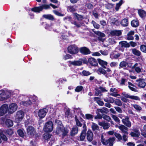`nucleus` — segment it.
Returning a JSON list of instances; mask_svg holds the SVG:
<instances>
[{"instance_id":"f257e3e1","label":"nucleus","mask_w":146,"mask_h":146,"mask_svg":"<svg viewBox=\"0 0 146 146\" xmlns=\"http://www.w3.org/2000/svg\"><path fill=\"white\" fill-rule=\"evenodd\" d=\"M55 122L57 124V127L56 130V133L60 136L63 138L67 135L68 131L67 129L65 128L62 124L61 121L56 120Z\"/></svg>"},{"instance_id":"f03ea898","label":"nucleus","mask_w":146,"mask_h":146,"mask_svg":"<svg viewBox=\"0 0 146 146\" xmlns=\"http://www.w3.org/2000/svg\"><path fill=\"white\" fill-rule=\"evenodd\" d=\"M106 70H105L104 68H99L97 70V72L98 74H101L105 75L106 77H108V74L107 73L111 74V69L109 68H106Z\"/></svg>"},{"instance_id":"7ed1b4c3","label":"nucleus","mask_w":146,"mask_h":146,"mask_svg":"<svg viewBox=\"0 0 146 146\" xmlns=\"http://www.w3.org/2000/svg\"><path fill=\"white\" fill-rule=\"evenodd\" d=\"M50 8L49 5L44 4L39 7H36L32 9L31 10L35 12L39 13L43 9H47Z\"/></svg>"},{"instance_id":"20e7f679","label":"nucleus","mask_w":146,"mask_h":146,"mask_svg":"<svg viewBox=\"0 0 146 146\" xmlns=\"http://www.w3.org/2000/svg\"><path fill=\"white\" fill-rule=\"evenodd\" d=\"M53 129V126L51 121H49L46 122L44 128V130L46 132H50Z\"/></svg>"},{"instance_id":"39448f33","label":"nucleus","mask_w":146,"mask_h":146,"mask_svg":"<svg viewBox=\"0 0 146 146\" xmlns=\"http://www.w3.org/2000/svg\"><path fill=\"white\" fill-rule=\"evenodd\" d=\"M68 52L72 54H76L78 52V48L74 45H72L69 46L68 48Z\"/></svg>"},{"instance_id":"423d86ee","label":"nucleus","mask_w":146,"mask_h":146,"mask_svg":"<svg viewBox=\"0 0 146 146\" xmlns=\"http://www.w3.org/2000/svg\"><path fill=\"white\" fill-rule=\"evenodd\" d=\"M132 68L137 73H141L143 71L142 65L139 63H135L132 66Z\"/></svg>"},{"instance_id":"0eeeda50","label":"nucleus","mask_w":146,"mask_h":146,"mask_svg":"<svg viewBox=\"0 0 146 146\" xmlns=\"http://www.w3.org/2000/svg\"><path fill=\"white\" fill-rule=\"evenodd\" d=\"M24 113L22 111H18L15 117V121L17 123L20 122L23 119L24 116Z\"/></svg>"},{"instance_id":"6e6552de","label":"nucleus","mask_w":146,"mask_h":146,"mask_svg":"<svg viewBox=\"0 0 146 146\" xmlns=\"http://www.w3.org/2000/svg\"><path fill=\"white\" fill-rule=\"evenodd\" d=\"M11 94L10 91H3L0 94V100L2 101L7 99L10 97Z\"/></svg>"},{"instance_id":"1a4fd4ad","label":"nucleus","mask_w":146,"mask_h":146,"mask_svg":"<svg viewBox=\"0 0 146 146\" xmlns=\"http://www.w3.org/2000/svg\"><path fill=\"white\" fill-rule=\"evenodd\" d=\"M8 112L10 113H12L16 111L17 108V106L15 103L11 104L8 107Z\"/></svg>"},{"instance_id":"9d476101","label":"nucleus","mask_w":146,"mask_h":146,"mask_svg":"<svg viewBox=\"0 0 146 146\" xmlns=\"http://www.w3.org/2000/svg\"><path fill=\"white\" fill-rule=\"evenodd\" d=\"M8 106L7 104H4L0 107V115L2 116L8 111Z\"/></svg>"},{"instance_id":"9b49d317","label":"nucleus","mask_w":146,"mask_h":146,"mask_svg":"<svg viewBox=\"0 0 146 146\" xmlns=\"http://www.w3.org/2000/svg\"><path fill=\"white\" fill-rule=\"evenodd\" d=\"M136 84L140 88H143L146 85V83L143 79L139 78L136 80Z\"/></svg>"},{"instance_id":"f8f14e48","label":"nucleus","mask_w":146,"mask_h":146,"mask_svg":"<svg viewBox=\"0 0 146 146\" xmlns=\"http://www.w3.org/2000/svg\"><path fill=\"white\" fill-rule=\"evenodd\" d=\"M93 32L96 34L98 36V40L100 41L104 42L105 39L103 38L105 36V34L99 31H93Z\"/></svg>"},{"instance_id":"ddd939ff","label":"nucleus","mask_w":146,"mask_h":146,"mask_svg":"<svg viewBox=\"0 0 146 146\" xmlns=\"http://www.w3.org/2000/svg\"><path fill=\"white\" fill-rule=\"evenodd\" d=\"M48 110L46 108L40 110L38 112V115L40 118H42L45 117L48 112Z\"/></svg>"},{"instance_id":"4468645a","label":"nucleus","mask_w":146,"mask_h":146,"mask_svg":"<svg viewBox=\"0 0 146 146\" xmlns=\"http://www.w3.org/2000/svg\"><path fill=\"white\" fill-rule=\"evenodd\" d=\"M86 127V124H84L83 126L84 129L82 130L80 136V141H83L85 138L86 133L87 130Z\"/></svg>"},{"instance_id":"2eb2a0df","label":"nucleus","mask_w":146,"mask_h":146,"mask_svg":"<svg viewBox=\"0 0 146 146\" xmlns=\"http://www.w3.org/2000/svg\"><path fill=\"white\" fill-rule=\"evenodd\" d=\"M123 123L128 127L131 126V123L129 120V118L128 116H126L124 119L122 120Z\"/></svg>"},{"instance_id":"dca6fc26","label":"nucleus","mask_w":146,"mask_h":146,"mask_svg":"<svg viewBox=\"0 0 146 146\" xmlns=\"http://www.w3.org/2000/svg\"><path fill=\"white\" fill-rule=\"evenodd\" d=\"M35 130L34 128L32 126H29L27 129V132L28 134L30 137L33 136L35 133Z\"/></svg>"},{"instance_id":"f3484780","label":"nucleus","mask_w":146,"mask_h":146,"mask_svg":"<svg viewBox=\"0 0 146 146\" xmlns=\"http://www.w3.org/2000/svg\"><path fill=\"white\" fill-rule=\"evenodd\" d=\"M86 138L90 142L92 141L93 139V133L91 130H88L86 133Z\"/></svg>"},{"instance_id":"a211bd4d","label":"nucleus","mask_w":146,"mask_h":146,"mask_svg":"<svg viewBox=\"0 0 146 146\" xmlns=\"http://www.w3.org/2000/svg\"><path fill=\"white\" fill-rule=\"evenodd\" d=\"M117 127L121 131L122 133L128 135V133L127 131L128 128L125 125H122L120 126H117Z\"/></svg>"},{"instance_id":"6ab92c4d","label":"nucleus","mask_w":146,"mask_h":146,"mask_svg":"<svg viewBox=\"0 0 146 146\" xmlns=\"http://www.w3.org/2000/svg\"><path fill=\"white\" fill-rule=\"evenodd\" d=\"M80 52L83 54L87 55L90 53V51L86 47H83L80 49Z\"/></svg>"},{"instance_id":"aec40b11","label":"nucleus","mask_w":146,"mask_h":146,"mask_svg":"<svg viewBox=\"0 0 146 146\" xmlns=\"http://www.w3.org/2000/svg\"><path fill=\"white\" fill-rule=\"evenodd\" d=\"M88 63L92 66H95L98 65L96 60L93 58H90L88 59Z\"/></svg>"},{"instance_id":"412c9836","label":"nucleus","mask_w":146,"mask_h":146,"mask_svg":"<svg viewBox=\"0 0 146 146\" xmlns=\"http://www.w3.org/2000/svg\"><path fill=\"white\" fill-rule=\"evenodd\" d=\"M52 137V135L49 133H45L43 135V139L45 140H47V141L49 140L51 141Z\"/></svg>"},{"instance_id":"4be33fe9","label":"nucleus","mask_w":146,"mask_h":146,"mask_svg":"<svg viewBox=\"0 0 146 146\" xmlns=\"http://www.w3.org/2000/svg\"><path fill=\"white\" fill-rule=\"evenodd\" d=\"M32 98H30L29 100H27L25 101H22L20 103V104L21 105H22L25 106L29 105L32 103L31 102V101H32Z\"/></svg>"},{"instance_id":"5701e85b","label":"nucleus","mask_w":146,"mask_h":146,"mask_svg":"<svg viewBox=\"0 0 146 146\" xmlns=\"http://www.w3.org/2000/svg\"><path fill=\"white\" fill-rule=\"evenodd\" d=\"M134 34V32L133 31H129L127 34V39L128 40H133L134 39V37L133 36Z\"/></svg>"},{"instance_id":"b1692460","label":"nucleus","mask_w":146,"mask_h":146,"mask_svg":"<svg viewBox=\"0 0 146 146\" xmlns=\"http://www.w3.org/2000/svg\"><path fill=\"white\" fill-rule=\"evenodd\" d=\"M121 34V32L120 31L114 30L111 31L110 34L111 36H119Z\"/></svg>"},{"instance_id":"393cba45","label":"nucleus","mask_w":146,"mask_h":146,"mask_svg":"<svg viewBox=\"0 0 146 146\" xmlns=\"http://www.w3.org/2000/svg\"><path fill=\"white\" fill-rule=\"evenodd\" d=\"M78 131V128L76 126H74L72 128L70 132V135L72 136H74L77 134Z\"/></svg>"},{"instance_id":"a878e982","label":"nucleus","mask_w":146,"mask_h":146,"mask_svg":"<svg viewBox=\"0 0 146 146\" xmlns=\"http://www.w3.org/2000/svg\"><path fill=\"white\" fill-rule=\"evenodd\" d=\"M98 124L102 127L104 129H108L110 127V124L108 123H105L104 122H100L98 123Z\"/></svg>"},{"instance_id":"bb28decb","label":"nucleus","mask_w":146,"mask_h":146,"mask_svg":"<svg viewBox=\"0 0 146 146\" xmlns=\"http://www.w3.org/2000/svg\"><path fill=\"white\" fill-rule=\"evenodd\" d=\"M119 44L121 45V47H127L130 46L129 43L125 41H121L119 42Z\"/></svg>"},{"instance_id":"cd10ccee","label":"nucleus","mask_w":146,"mask_h":146,"mask_svg":"<svg viewBox=\"0 0 146 146\" xmlns=\"http://www.w3.org/2000/svg\"><path fill=\"white\" fill-rule=\"evenodd\" d=\"M82 63V61L80 60L70 61V64L74 66H80Z\"/></svg>"},{"instance_id":"c85d7f7f","label":"nucleus","mask_w":146,"mask_h":146,"mask_svg":"<svg viewBox=\"0 0 146 146\" xmlns=\"http://www.w3.org/2000/svg\"><path fill=\"white\" fill-rule=\"evenodd\" d=\"M98 62L104 68H106V67L105 66H106L108 64L107 62L104 61L101 59L98 60Z\"/></svg>"},{"instance_id":"c756f323","label":"nucleus","mask_w":146,"mask_h":146,"mask_svg":"<svg viewBox=\"0 0 146 146\" xmlns=\"http://www.w3.org/2000/svg\"><path fill=\"white\" fill-rule=\"evenodd\" d=\"M105 102L110 103H113L114 102V100L113 98L111 97H108L104 98L103 99Z\"/></svg>"},{"instance_id":"7c9ffc66","label":"nucleus","mask_w":146,"mask_h":146,"mask_svg":"<svg viewBox=\"0 0 146 146\" xmlns=\"http://www.w3.org/2000/svg\"><path fill=\"white\" fill-rule=\"evenodd\" d=\"M138 13L139 15L141 18H143L146 16V12L143 10H139L138 11Z\"/></svg>"},{"instance_id":"2f4dec72","label":"nucleus","mask_w":146,"mask_h":146,"mask_svg":"<svg viewBox=\"0 0 146 146\" xmlns=\"http://www.w3.org/2000/svg\"><path fill=\"white\" fill-rule=\"evenodd\" d=\"M127 64L128 63L127 62L125 61H122L119 64V68L120 69L121 68H124V69H125V68Z\"/></svg>"},{"instance_id":"473e14b6","label":"nucleus","mask_w":146,"mask_h":146,"mask_svg":"<svg viewBox=\"0 0 146 146\" xmlns=\"http://www.w3.org/2000/svg\"><path fill=\"white\" fill-rule=\"evenodd\" d=\"M4 134V132L2 131V129H0V136L2 139L4 141H6L7 140V138Z\"/></svg>"},{"instance_id":"72a5a7b5","label":"nucleus","mask_w":146,"mask_h":146,"mask_svg":"<svg viewBox=\"0 0 146 146\" xmlns=\"http://www.w3.org/2000/svg\"><path fill=\"white\" fill-rule=\"evenodd\" d=\"M91 127L93 131H96L99 130V127L98 125L94 123H92Z\"/></svg>"},{"instance_id":"f704fd0d","label":"nucleus","mask_w":146,"mask_h":146,"mask_svg":"<svg viewBox=\"0 0 146 146\" xmlns=\"http://www.w3.org/2000/svg\"><path fill=\"white\" fill-rule=\"evenodd\" d=\"M131 106L137 111H140L142 110V108L138 105L136 104H132Z\"/></svg>"},{"instance_id":"c9c22d12","label":"nucleus","mask_w":146,"mask_h":146,"mask_svg":"<svg viewBox=\"0 0 146 146\" xmlns=\"http://www.w3.org/2000/svg\"><path fill=\"white\" fill-rule=\"evenodd\" d=\"M5 124L8 127H11L13 125V122L10 119H7L5 121Z\"/></svg>"},{"instance_id":"e433bc0d","label":"nucleus","mask_w":146,"mask_h":146,"mask_svg":"<svg viewBox=\"0 0 146 146\" xmlns=\"http://www.w3.org/2000/svg\"><path fill=\"white\" fill-rule=\"evenodd\" d=\"M2 131L4 132V133L5 134H7L9 135H11L13 133V131L11 129H9L7 130L2 129Z\"/></svg>"},{"instance_id":"4c0bfd02","label":"nucleus","mask_w":146,"mask_h":146,"mask_svg":"<svg viewBox=\"0 0 146 146\" xmlns=\"http://www.w3.org/2000/svg\"><path fill=\"white\" fill-rule=\"evenodd\" d=\"M131 24L133 27H137L139 25V22L137 20H133L131 21Z\"/></svg>"},{"instance_id":"58836bf2","label":"nucleus","mask_w":146,"mask_h":146,"mask_svg":"<svg viewBox=\"0 0 146 146\" xmlns=\"http://www.w3.org/2000/svg\"><path fill=\"white\" fill-rule=\"evenodd\" d=\"M132 51L133 54L135 55L139 56L141 55V53L140 51L135 48L132 49Z\"/></svg>"},{"instance_id":"ea45409f","label":"nucleus","mask_w":146,"mask_h":146,"mask_svg":"<svg viewBox=\"0 0 146 146\" xmlns=\"http://www.w3.org/2000/svg\"><path fill=\"white\" fill-rule=\"evenodd\" d=\"M121 25L123 27H126L128 25V21L126 19H123L121 22Z\"/></svg>"},{"instance_id":"a19ab883","label":"nucleus","mask_w":146,"mask_h":146,"mask_svg":"<svg viewBox=\"0 0 146 146\" xmlns=\"http://www.w3.org/2000/svg\"><path fill=\"white\" fill-rule=\"evenodd\" d=\"M76 7L74 6H68L67 7L68 10L70 12H74L76 10Z\"/></svg>"},{"instance_id":"79ce46f5","label":"nucleus","mask_w":146,"mask_h":146,"mask_svg":"<svg viewBox=\"0 0 146 146\" xmlns=\"http://www.w3.org/2000/svg\"><path fill=\"white\" fill-rule=\"evenodd\" d=\"M101 141L103 145H107L108 144V140H105L102 135L101 136Z\"/></svg>"},{"instance_id":"37998d69","label":"nucleus","mask_w":146,"mask_h":146,"mask_svg":"<svg viewBox=\"0 0 146 146\" xmlns=\"http://www.w3.org/2000/svg\"><path fill=\"white\" fill-rule=\"evenodd\" d=\"M115 141L114 138H111L108 139V144L110 146H112L113 145V142Z\"/></svg>"},{"instance_id":"c03bdc74","label":"nucleus","mask_w":146,"mask_h":146,"mask_svg":"<svg viewBox=\"0 0 146 146\" xmlns=\"http://www.w3.org/2000/svg\"><path fill=\"white\" fill-rule=\"evenodd\" d=\"M93 118V116L92 115L88 113L85 114L84 118L88 120H91Z\"/></svg>"},{"instance_id":"a18cd8bd","label":"nucleus","mask_w":146,"mask_h":146,"mask_svg":"<svg viewBox=\"0 0 146 146\" xmlns=\"http://www.w3.org/2000/svg\"><path fill=\"white\" fill-rule=\"evenodd\" d=\"M128 84L129 85L128 86L129 88L131 90L134 92L137 91V90L135 88L132 87V86H134V85L133 84H132L131 83L129 82H128Z\"/></svg>"},{"instance_id":"49530a36","label":"nucleus","mask_w":146,"mask_h":146,"mask_svg":"<svg viewBox=\"0 0 146 146\" xmlns=\"http://www.w3.org/2000/svg\"><path fill=\"white\" fill-rule=\"evenodd\" d=\"M123 3V1L122 0H121L119 3L117 4L115 8V9L117 11L119 10L120 6Z\"/></svg>"},{"instance_id":"de8ad7c7","label":"nucleus","mask_w":146,"mask_h":146,"mask_svg":"<svg viewBox=\"0 0 146 146\" xmlns=\"http://www.w3.org/2000/svg\"><path fill=\"white\" fill-rule=\"evenodd\" d=\"M111 116L113 119L116 122L120 123V120L119 118L115 115H111Z\"/></svg>"},{"instance_id":"09e8293b","label":"nucleus","mask_w":146,"mask_h":146,"mask_svg":"<svg viewBox=\"0 0 146 146\" xmlns=\"http://www.w3.org/2000/svg\"><path fill=\"white\" fill-rule=\"evenodd\" d=\"M75 118L76 125L79 127H81L82 125V124L79 121L78 117L76 116H75Z\"/></svg>"},{"instance_id":"8fccbe9b","label":"nucleus","mask_w":146,"mask_h":146,"mask_svg":"<svg viewBox=\"0 0 146 146\" xmlns=\"http://www.w3.org/2000/svg\"><path fill=\"white\" fill-rule=\"evenodd\" d=\"M114 102L115 104L118 106H121L122 105L121 102L119 100L116 99Z\"/></svg>"},{"instance_id":"3c124183","label":"nucleus","mask_w":146,"mask_h":146,"mask_svg":"<svg viewBox=\"0 0 146 146\" xmlns=\"http://www.w3.org/2000/svg\"><path fill=\"white\" fill-rule=\"evenodd\" d=\"M43 17L46 19L49 20H52L53 19V17L50 15H44Z\"/></svg>"},{"instance_id":"603ef678","label":"nucleus","mask_w":146,"mask_h":146,"mask_svg":"<svg viewBox=\"0 0 146 146\" xmlns=\"http://www.w3.org/2000/svg\"><path fill=\"white\" fill-rule=\"evenodd\" d=\"M111 23L114 25H116L119 24V22L118 21L114 18H112L111 19Z\"/></svg>"},{"instance_id":"864d4df0","label":"nucleus","mask_w":146,"mask_h":146,"mask_svg":"<svg viewBox=\"0 0 146 146\" xmlns=\"http://www.w3.org/2000/svg\"><path fill=\"white\" fill-rule=\"evenodd\" d=\"M92 23L93 24L94 27L97 29H99L100 27V25L97 23H96L94 21H92Z\"/></svg>"},{"instance_id":"5fc2aeb1","label":"nucleus","mask_w":146,"mask_h":146,"mask_svg":"<svg viewBox=\"0 0 146 146\" xmlns=\"http://www.w3.org/2000/svg\"><path fill=\"white\" fill-rule=\"evenodd\" d=\"M114 135L119 141L121 140L122 139V136L119 133H114Z\"/></svg>"},{"instance_id":"6e6d98bb","label":"nucleus","mask_w":146,"mask_h":146,"mask_svg":"<svg viewBox=\"0 0 146 146\" xmlns=\"http://www.w3.org/2000/svg\"><path fill=\"white\" fill-rule=\"evenodd\" d=\"M130 99L136 100H139L140 99L139 97L133 95H130Z\"/></svg>"},{"instance_id":"4d7b16f0","label":"nucleus","mask_w":146,"mask_h":146,"mask_svg":"<svg viewBox=\"0 0 146 146\" xmlns=\"http://www.w3.org/2000/svg\"><path fill=\"white\" fill-rule=\"evenodd\" d=\"M103 118L108 121H110L111 120V117L106 115H104L103 116Z\"/></svg>"},{"instance_id":"13d9d810","label":"nucleus","mask_w":146,"mask_h":146,"mask_svg":"<svg viewBox=\"0 0 146 146\" xmlns=\"http://www.w3.org/2000/svg\"><path fill=\"white\" fill-rule=\"evenodd\" d=\"M17 133L21 137H23L24 136V134L23 131L21 129H19L17 131Z\"/></svg>"},{"instance_id":"bf43d9fd","label":"nucleus","mask_w":146,"mask_h":146,"mask_svg":"<svg viewBox=\"0 0 146 146\" xmlns=\"http://www.w3.org/2000/svg\"><path fill=\"white\" fill-rule=\"evenodd\" d=\"M83 89V87L82 86H77L75 89V91L77 92H79L81 91Z\"/></svg>"},{"instance_id":"052dcab7","label":"nucleus","mask_w":146,"mask_h":146,"mask_svg":"<svg viewBox=\"0 0 146 146\" xmlns=\"http://www.w3.org/2000/svg\"><path fill=\"white\" fill-rule=\"evenodd\" d=\"M71 58H72V56L70 55L66 54L63 56V58L64 60H67Z\"/></svg>"},{"instance_id":"680f3d73","label":"nucleus","mask_w":146,"mask_h":146,"mask_svg":"<svg viewBox=\"0 0 146 146\" xmlns=\"http://www.w3.org/2000/svg\"><path fill=\"white\" fill-rule=\"evenodd\" d=\"M140 49L143 52L146 53V46L142 45L141 46Z\"/></svg>"},{"instance_id":"e2e57ef3","label":"nucleus","mask_w":146,"mask_h":146,"mask_svg":"<svg viewBox=\"0 0 146 146\" xmlns=\"http://www.w3.org/2000/svg\"><path fill=\"white\" fill-rule=\"evenodd\" d=\"M82 75L84 76H88L90 75L91 73L88 71L83 70L82 72Z\"/></svg>"},{"instance_id":"0e129e2a","label":"nucleus","mask_w":146,"mask_h":146,"mask_svg":"<svg viewBox=\"0 0 146 146\" xmlns=\"http://www.w3.org/2000/svg\"><path fill=\"white\" fill-rule=\"evenodd\" d=\"M131 136L132 137H137L139 136L140 135L139 133H136L134 132H131L130 133Z\"/></svg>"},{"instance_id":"69168bd1","label":"nucleus","mask_w":146,"mask_h":146,"mask_svg":"<svg viewBox=\"0 0 146 146\" xmlns=\"http://www.w3.org/2000/svg\"><path fill=\"white\" fill-rule=\"evenodd\" d=\"M122 95L125 98L130 99V95L129 94L125 92H123L122 93Z\"/></svg>"},{"instance_id":"338daca9","label":"nucleus","mask_w":146,"mask_h":146,"mask_svg":"<svg viewBox=\"0 0 146 146\" xmlns=\"http://www.w3.org/2000/svg\"><path fill=\"white\" fill-rule=\"evenodd\" d=\"M106 8L108 9H110L113 7V5L110 3H108L106 5Z\"/></svg>"},{"instance_id":"774afa93","label":"nucleus","mask_w":146,"mask_h":146,"mask_svg":"<svg viewBox=\"0 0 146 146\" xmlns=\"http://www.w3.org/2000/svg\"><path fill=\"white\" fill-rule=\"evenodd\" d=\"M75 17L78 20H81L83 18L82 16L77 14H75Z\"/></svg>"}]
</instances>
